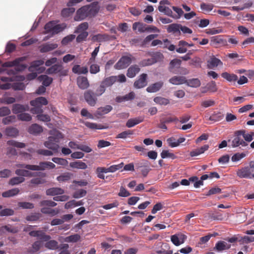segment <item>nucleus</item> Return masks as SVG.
Segmentation results:
<instances>
[{
    "instance_id": "obj_1",
    "label": "nucleus",
    "mask_w": 254,
    "mask_h": 254,
    "mask_svg": "<svg viewBox=\"0 0 254 254\" xmlns=\"http://www.w3.org/2000/svg\"><path fill=\"white\" fill-rule=\"evenodd\" d=\"M99 9L97 2L83 6L76 11L74 19L75 21H81L87 17L93 16L98 13Z\"/></svg>"
},
{
    "instance_id": "obj_2",
    "label": "nucleus",
    "mask_w": 254,
    "mask_h": 254,
    "mask_svg": "<svg viewBox=\"0 0 254 254\" xmlns=\"http://www.w3.org/2000/svg\"><path fill=\"white\" fill-rule=\"evenodd\" d=\"M30 104L33 107L30 110V112L33 114L38 115L43 113L42 106L47 105L48 102L45 97H40L30 101Z\"/></svg>"
},
{
    "instance_id": "obj_3",
    "label": "nucleus",
    "mask_w": 254,
    "mask_h": 254,
    "mask_svg": "<svg viewBox=\"0 0 254 254\" xmlns=\"http://www.w3.org/2000/svg\"><path fill=\"white\" fill-rule=\"evenodd\" d=\"M25 57H22L15 59L12 61H8L2 64L3 67H12L15 66V69L17 71H22L26 67L27 65L25 64H20V63L26 60Z\"/></svg>"
},
{
    "instance_id": "obj_4",
    "label": "nucleus",
    "mask_w": 254,
    "mask_h": 254,
    "mask_svg": "<svg viewBox=\"0 0 254 254\" xmlns=\"http://www.w3.org/2000/svg\"><path fill=\"white\" fill-rule=\"evenodd\" d=\"M135 59L131 55L128 54L127 56H124L115 64L114 67L116 69H122L127 68L132 62L135 61Z\"/></svg>"
},
{
    "instance_id": "obj_5",
    "label": "nucleus",
    "mask_w": 254,
    "mask_h": 254,
    "mask_svg": "<svg viewBox=\"0 0 254 254\" xmlns=\"http://www.w3.org/2000/svg\"><path fill=\"white\" fill-rule=\"evenodd\" d=\"M254 172V161H252L249 163V166L245 167L239 169L237 172V175L240 178H252V174Z\"/></svg>"
},
{
    "instance_id": "obj_6",
    "label": "nucleus",
    "mask_w": 254,
    "mask_h": 254,
    "mask_svg": "<svg viewBox=\"0 0 254 254\" xmlns=\"http://www.w3.org/2000/svg\"><path fill=\"white\" fill-rule=\"evenodd\" d=\"M243 133L244 132L242 130H237L234 132V138L231 142L232 147H245L248 145V143L244 140L242 136Z\"/></svg>"
},
{
    "instance_id": "obj_7",
    "label": "nucleus",
    "mask_w": 254,
    "mask_h": 254,
    "mask_svg": "<svg viewBox=\"0 0 254 254\" xmlns=\"http://www.w3.org/2000/svg\"><path fill=\"white\" fill-rule=\"evenodd\" d=\"M68 70L64 69L61 64H55L46 70L48 74H58L60 76H65L67 74Z\"/></svg>"
},
{
    "instance_id": "obj_8",
    "label": "nucleus",
    "mask_w": 254,
    "mask_h": 254,
    "mask_svg": "<svg viewBox=\"0 0 254 254\" xmlns=\"http://www.w3.org/2000/svg\"><path fill=\"white\" fill-rule=\"evenodd\" d=\"M16 166L32 171L44 170L47 168V162H41L39 165L18 164L16 165Z\"/></svg>"
},
{
    "instance_id": "obj_9",
    "label": "nucleus",
    "mask_w": 254,
    "mask_h": 254,
    "mask_svg": "<svg viewBox=\"0 0 254 254\" xmlns=\"http://www.w3.org/2000/svg\"><path fill=\"white\" fill-rule=\"evenodd\" d=\"M44 63L43 60H39L33 61L31 63L30 66L28 67V70L30 72L37 71L39 73L44 72L45 69L44 67H40Z\"/></svg>"
},
{
    "instance_id": "obj_10",
    "label": "nucleus",
    "mask_w": 254,
    "mask_h": 254,
    "mask_svg": "<svg viewBox=\"0 0 254 254\" xmlns=\"http://www.w3.org/2000/svg\"><path fill=\"white\" fill-rule=\"evenodd\" d=\"M96 96L95 93L91 90H87L84 94L85 101L91 106H94L96 104L97 101Z\"/></svg>"
},
{
    "instance_id": "obj_11",
    "label": "nucleus",
    "mask_w": 254,
    "mask_h": 254,
    "mask_svg": "<svg viewBox=\"0 0 254 254\" xmlns=\"http://www.w3.org/2000/svg\"><path fill=\"white\" fill-rule=\"evenodd\" d=\"M187 236L182 233H179L171 236V241L176 246L183 244L187 239Z\"/></svg>"
},
{
    "instance_id": "obj_12",
    "label": "nucleus",
    "mask_w": 254,
    "mask_h": 254,
    "mask_svg": "<svg viewBox=\"0 0 254 254\" xmlns=\"http://www.w3.org/2000/svg\"><path fill=\"white\" fill-rule=\"evenodd\" d=\"M29 235L31 237L39 238L41 241H48L51 238L50 235L46 234L42 230L31 231Z\"/></svg>"
},
{
    "instance_id": "obj_13",
    "label": "nucleus",
    "mask_w": 254,
    "mask_h": 254,
    "mask_svg": "<svg viewBox=\"0 0 254 254\" xmlns=\"http://www.w3.org/2000/svg\"><path fill=\"white\" fill-rule=\"evenodd\" d=\"M147 75L146 73L140 74L138 79L134 82V86L136 88H141L147 85Z\"/></svg>"
},
{
    "instance_id": "obj_14",
    "label": "nucleus",
    "mask_w": 254,
    "mask_h": 254,
    "mask_svg": "<svg viewBox=\"0 0 254 254\" xmlns=\"http://www.w3.org/2000/svg\"><path fill=\"white\" fill-rule=\"evenodd\" d=\"M29 110L28 105H22L20 104H14L12 105V111L14 114H19L25 111Z\"/></svg>"
},
{
    "instance_id": "obj_15",
    "label": "nucleus",
    "mask_w": 254,
    "mask_h": 254,
    "mask_svg": "<svg viewBox=\"0 0 254 254\" xmlns=\"http://www.w3.org/2000/svg\"><path fill=\"white\" fill-rule=\"evenodd\" d=\"M50 134L52 135L48 137L50 141L59 144L60 139L63 138L62 133L59 130H53L50 131Z\"/></svg>"
},
{
    "instance_id": "obj_16",
    "label": "nucleus",
    "mask_w": 254,
    "mask_h": 254,
    "mask_svg": "<svg viewBox=\"0 0 254 254\" xmlns=\"http://www.w3.org/2000/svg\"><path fill=\"white\" fill-rule=\"evenodd\" d=\"M168 2V1L167 0H161L160 2V5H159L158 6V10L159 11H160L161 12H163L165 14L172 17L173 12H172V10L169 7H167V6H166L164 5H162L163 4L167 3Z\"/></svg>"
},
{
    "instance_id": "obj_17",
    "label": "nucleus",
    "mask_w": 254,
    "mask_h": 254,
    "mask_svg": "<svg viewBox=\"0 0 254 254\" xmlns=\"http://www.w3.org/2000/svg\"><path fill=\"white\" fill-rule=\"evenodd\" d=\"M140 68L137 64L130 66L127 69V76L129 78H133L140 71Z\"/></svg>"
},
{
    "instance_id": "obj_18",
    "label": "nucleus",
    "mask_w": 254,
    "mask_h": 254,
    "mask_svg": "<svg viewBox=\"0 0 254 254\" xmlns=\"http://www.w3.org/2000/svg\"><path fill=\"white\" fill-rule=\"evenodd\" d=\"M164 83L162 81H158L150 85L147 88L146 91L149 93H154L158 91L163 86Z\"/></svg>"
},
{
    "instance_id": "obj_19",
    "label": "nucleus",
    "mask_w": 254,
    "mask_h": 254,
    "mask_svg": "<svg viewBox=\"0 0 254 254\" xmlns=\"http://www.w3.org/2000/svg\"><path fill=\"white\" fill-rule=\"evenodd\" d=\"M169 82L174 85L186 84L187 79L183 76H174L169 79Z\"/></svg>"
},
{
    "instance_id": "obj_20",
    "label": "nucleus",
    "mask_w": 254,
    "mask_h": 254,
    "mask_svg": "<svg viewBox=\"0 0 254 254\" xmlns=\"http://www.w3.org/2000/svg\"><path fill=\"white\" fill-rule=\"evenodd\" d=\"M223 63L220 60L212 56L210 59L207 61V66L209 68H213L219 65H222Z\"/></svg>"
},
{
    "instance_id": "obj_21",
    "label": "nucleus",
    "mask_w": 254,
    "mask_h": 254,
    "mask_svg": "<svg viewBox=\"0 0 254 254\" xmlns=\"http://www.w3.org/2000/svg\"><path fill=\"white\" fill-rule=\"evenodd\" d=\"M231 247V245L222 241H218L215 245L214 250L220 252L226 250H228Z\"/></svg>"
},
{
    "instance_id": "obj_22",
    "label": "nucleus",
    "mask_w": 254,
    "mask_h": 254,
    "mask_svg": "<svg viewBox=\"0 0 254 254\" xmlns=\"http://www.w3.org/2000/svg\"><path fill=\"white\" fill-rule=\"evenodd\" d=\"M78 87L81 89H87L89 86V83L86 77H79L77 80Z\"/></svg>"
},
{
    "instance_id": "obj_23",
    "label": "nucleus",
    "mask_w": 254,
    "mask_h": 254,
    "mask_svg": "<svg viewBox=\"0 0 254 254\" xmlns=\"http://www.w3.org/2000/svg\"><path fill=\"white\" fill-rule=\"evenodd\" d=\"M117 81V76H111L104 78L101 83L106 87L111 86Z\"/></svg>"
},
{
    "instance_id": "obj_24",
    "label": "nucleus",
    "mask_w": 254,
    "mask_h": 254,
    "mask_svg": "<svg viewBox=\"0 0 254 254\" xmlns=\"http://www.w3.org/2000/svg\"><path fill=\"white\" fill-rule=\"evenodd\" d=\"M28 131L30 134L36 135L43 131V128L38 124H34L29 127Z\"/></svg>"
},
{
    "instance_id": "obj_25",
    "label": "nucleus",
    "mask_w": 254,
    "mask_h": 254,
    "mask_svg": "<svg viewBox=\"0 0 254 254\" xmlns=\"http://www.w3.org/2000/svg\"><path fill=\"white\" fill-rule=\"evenodd\" d=\"M5 134L8 136L15 137L18 135L19 130L16 127H9L5 128Z\"/></svg>"
},
{
    "instance_id": "obj_26",
    "label": "nucleus",
    "mask_w": 254,
    "mask_h": 254,
    "mask_svg": "<svg viewBox=\"0 0 254 254\" xmlns=\"http://www.w3.org/2000/svg\"><path fill=\"white\" fill-rule=\"evenodd\" d=\"M58 46V44L56 43H46L41 46L40 52L41 53L48 52L56 49Z\"/></svg>"
},
{
    "instance_id": "obj_27",
    "label": "nucleus",
    "mask_w": 254,
    "mask_h": 254,
    "mask_svg": "<svg viewBox=\"0 0 254 254\" xmlns=\"http://www.w3.org/2000/svg\"><path fill=\"white\" fill-rule=\"evenodd\" d=\"M143 118L142 117H138L129 119L126 123V126L128 127H132L142 122Z\"/></svg>"
},
{
    "instance_id": "obj_28",
    "label": "nucleus",
    "mask_w": 254,
    "mask_h": 254,
    "mask_svg": "<svg viewBox=\"0 0 254 254\" xmlns=\"http://www.w3.org/2000/svg\"><path fill=\"white\" fill-rule=\"evenodd\" d=\"M44 145L48 148L52 150L55 152H58L60 146L59 144L55 143L52 141H50L49 139L44 143Z\"/></svg>"
},
{
    "instance_id": "obj_29",
    "label": "nucleus",
    "mask_w": 254,
    "mask_h": 254,
    "mask_svg": "<svg viewBox=\"0 0 254 254\" xmlns=\"http://www.w3.org/2000/svg\"><path fill=\"white\" fill-rule=\"evenodd\" d=\"M42 246V242L40 241H35L32 245V248H29L27 251L28 254H33L38 252Z\"/></svg>"
},
{
    "instance_id": "obj_30",
    "label": "nucleus",
    "mask_w": 254,
    "mask_h": 254,
    "mask_svg": "<svg viewBox=\"0 0 254 254\" xmlns=\"http://www.w3.org/2000/svg\"><path fill=\"white\" fill-rule=\"evenodd\" d=\"M64 193V190L60 188H52L46 190V194L47 195L55 196L58 194H62Z\"/></svg>"
},
{
    "instance_id": "obj_31",
    "label": "nucleus",
    "mask_w": 254,
    "mask_h": 254,
    "mask_svg": "<svg viewBox=\"0 0 254 254\" xmlns=\"http://www.w3.org/2000/svg\"><path fill=\"white\" fill-rule=\"evenodd\" d=\"M73 73L80 74H86L88 72V68L85 66H80L79 65H75L72 68Z\"/></svg>"
},
{
    "instance_id": "obj_32",
    "label": "nucleus",
    "mask_w": 254,
    "mask_h": 254,
    "mask_svg": "<svg viewBox=\"0 0 254 254\" xmlns=\"http://www.w3.org/2000/svg\"><path fill=\"white\" fill-rule=\"evenodd\" d=\"M223 78L229 82H236L238 80V76L234 73H229L227 72H223L221 74Z\"/></svg>"
},
{
    "instance_id": "obj_33",
    "label": "nucleus",
    "mask_w": 254,
    "mask_h": 254,
    "mask_svg": "<svg viewBox=\"0 0 254 254\" xmlns=\"http://www.w3.org/2000/svg\"><path fill=\"white\" fill-rule=\"evenodd\" d=\"M113 109L111 105H106L104 107L99 108L96 112V114L99 116H102L108 114Z\"/></svg>"
},
{
    "instance_id": "obj_34",
    "label": "nucleus",
    "mask_w": 254,
    "mask_h": 254,
    "mask_svg": "<svg viewBox=\"0 0 254 254\" xmlns=\"http://www.w3.org/2000/svg\"><path fill=\"white\" fill-rule=\"evenodd\" d=\"M46 243L45 244V247L49 250H56L59 249L58 245V242L56 240H48L46 241Z\"/></svg>"
},
{
    "instance_id": "obj_35",
    "label": "nucleus",
    "mask_w": 254,
    "mask_h": 254,
    "mask_svg": "<svg viewBox=\"0 0 254 254\" xmlns=\"http://www.w3.org/2000/svg\"><path fill=\"white\" fill-rule=\"evenodd\" d=\"M132 29L134 30H137L140 32H144L149 30V28H147L146 24L139 22L134 23L132 25Z\"/></svg>"
},
{
    "instance_id": "obj_36",
    "label": "nucleus",
    "mask_w": 254,
    "mask_h": 254,
    "mask_svg": "<svg viewBox=\"0 0 254 254\" xmlns=\"http://www.w3.org/2000/svg\"><path fill=\"white\" fill-rule=\"evenodd\" d=\"M40 81H42V84L45 86H49L53 81V78L47 75H41L38 78Z\"/></svg>"
},
{
    "instance_id": "obj_37",
    "label": "nucleus",
    "mask_w": 254,
    "mask_h": 254,
    "mask_svg": "<svg viewBox=\"0 0 254 254\" xmlns=\"http://www.w3.org/2000/svg\"><path fill=\"white\" fill-rule=\"evenodd\" d=\"M69 166L72 168L78 169H86L87 168V165L84 162L80 161L71 162Z\"/></svg>"
},
{
    "instance_id": "obj_38",
    "label": "nucleus",
    "mask_w": 254,
    "mask_h": 254,
    "mask_svg": "<svg viewBox=\"0 0 254 254\" xmlns=\"http://www.w3.org/2000/svg\"><path fill=\"white\" fill-rule=\"evenodd\" d=\"M41 212L43 214H50L52 216H54L59 214L60 211L58 209H51L44 207L41 209Z\"/></svg>"
},
{
    "instance_id": "obj_39",
    "label": "nucleus",
    "mask_w": 254,
    "mask_h": 254,
    "mask_svg": "<svg viewBox=\"0 0 254 254\" xmlns=\"http://www.w3.org/2000/svg\"><path fill=\"white\" fill-rule=\"evenodd\" d=\"M15 174L20 177H33L35 176V173H32L28 170L24 169H17L15 171Z\"/></svg>"
},
{
    "instance_id": "obj_40",
    "label": "nucleus",
    "mask_w": 254,
    "mask_h": 254,
    "mask_svg": "<svg viewBox=\"0 0 254 254\" xmlns=\"http://www.w3.org/2000/svg\"><path fill=\"white\" fill-rule=\"evenodd\" d=\"M182 61L178 59L172 60L170 63L169 70L170 72H174V68H179L180 66Z\"/></svg>"
},
{
    "instance_id": "obj_41",
    "label": "nucleus",
    "mask_w": 254,
    "mask_h": 254,
    "mask_svg": "<svg viewBox=\"0 0 254 254\" xmlns=\"http://www.w3.org/2000/svg\"><path fill=\"white\" fill-rule=\"evenodd\" d=\"M73 176V174L70 172H65L63 173L57 178V180L59 182H67L69 181Z\"/></svg>"
},
{
    "instance_id": "obj_42",
    "label": "nucleus",
    "mask_w": 254,
    "mask_h": 254,
    "mask_svg": "<svg viewBox=\"0 0 254 254\" xmlns=\"http://www.w3.org/2000/svg\"><path fill=\"white\" fill-rule=\"evenodd\" d=\"M224 117V115L220 112H214L209 117V120L214 122H218L221 121Z\"/></svg>"
},
{
    "instance_id": "obj_43",
    "label": "nucleus",
    "mask_w": 254,
    "mask_h": 254,
    "mask_svg": "<svg viewBox=\"0 0 254 254\" xmlns=\"http://www.w3.org/2000/svg\"><path fill=\"white\" fill-rule=\"evenodd\" d=\"M186 84L189 86L196 88L200 86L201 82L198 78H192L189 80L187 79Z\"/></svg>"
},
{
    "instance_id": "obj_44",
    "label": "nucleus",
    "mask_w": 254,
    "mask_h": 254,
    "mask_svg": "<svg viewBox=\"0 0 254 254\" xmlns=\"http://www.w3.org/2000/svg\"><path fill=\"white\" fill-rule=\"evenodd\" d=\"M75 9L73 7H68V8H64L61 11V15L63 17H68L72 14Z\"/></svg>"
},
{
    "instance_id": "obj_45",
    "label": "nucleus",
    "mask_w": 254,
    "mask_h": 254,
    "mask_svg": "<svg viewBox=\"0 0 254 254\" xmlns=\"http://www.w3.org/2000/svg\"><path fill=\"white\" fill-rule=\"evenodd\" d=\"M19 192V189L15 188L2 192V196L3 197H11L17 194Z\"/></svg>"
},
{
    "instance_id": "obj_46",
    "label": "nucleus",
    "mask_w": 254,
    "mask_h": 254,
    "mask_svg": "<svg viewBox=\"0 0 254 254\" xmlns=\"http://www.w3.org/2000/svg\"><path fill=\"white\" fill-rule=\"evenodd\" d=\"M80 236L76 234L66 237L64 238V241L67 243H75L80 239Z\"/></svg>"
},
{
    "instance_id": "obj_47",
    "label": "nucleus",
    "mask_w": 254,
    "mask_h": 254,
    "mask_svg": "<svg viewBox=\"0 0 254 254\" xmlns=\"http://www.w3.org/2000/svg\"><path fill=\"white\" fill-rule=\"evenodd\" d=\"M153 100L156 104L160 105H167L170 102L169 99L160 96L155 97Z\"/></svg>"
},
{
    "instance_id": "obj_48",
    "label": "nucleus",
    "mask_w": 254,
    "mask_h": 254,
    "mask_svg": "<svg viewBox=\"0 0 254 254\" xmlns=\"http://www.w3.org/2000/svg\"><path fill=\"white\" fill-rule=\"evenodd\" d=\"M25 179L20 176L15 177L11 178L9 182V184L12 186L18 185L24 182Z\"/></svg>"
},
{
    "instance_id": "obj_49",
    "label": "nucleus",
    "mask_w": 254,
    "mask_h": 254,
    "mask_svg": "<svg viewBox=\"0 0 254 254\" xmlns=\"http://www.w3.org/2000/svg\"><path fill=\"white\" fill-rule=\"evenodd\" d=\"M124 166V163L122 162L118 165H113L110 166L109 168H106V173L111 172L114 173L116 171L121 169Z\"/></svg>"
},
{
    "instance_id": "obj_50",
    "label": "nucleus",
    "mask_w": 254,
    "mask_h": 254,
    "mask_svg": "<svg viewBox=\"0 0 254 254\" xmlns=\"http://www.w3.org/2000/svg\"><path fill=\"white\" fill-rule=\"evenodd\" d=\"M88 28V23L86 22H83L79 24L76 28L75 33L86 32V30Z\"/></svg>"
},
{
    "instance_id": "obj_51",
    "label": "nucleus",
    "mask_w": 254,
    "mask_h": 254,
    "mask_svg": "<svg viewBox=\"0 0 254 254\" xmlns=\"http://www.w3.org/2000/svg\"><path fill=\"white\" fill-rule=\"evenodd\" d=\"M181 25L178 24H171L168 26L167 28V31L170 32H179L180 33V28Z\"/></svg>"
},
{
    "instance_id": "obj_52",
    "label": "nucleus",
    "mask_w": 254,
    "mask_h": 254,
    "mask_svg": "<svg viewBox=\"0 0 254 254\" xmlns=\"http://www.w3.org/2000/svg\"><path fill=\"white\" fill-rule=\"evenodd\" d=\"M17 118L20 121L26 122L30 121L32 120V117L29 114L24 112L17 115Z\"/></svg>"
},
{
    "instance_id": "obj_53",
    "label": "nucleus",
    "mask_w": 254,
    "mask_h": 254,
    "mask_svg": "<svg viewBox=\"0 0 254 254\" xmlns=\"http://www.w3.org/2000/svg\"><path fill=\"white\" fill-rule=\"evenodd\" d=\"M8 145L12 146L17 148H22L26 146L25 143L22 142H18L14 140H8L7 142Z\"/></svg>"
},
{
    "instance_id": "obj_54",
    "label": "nucleus",
    "mask_w": 254,
    "mask_h": 254,
    "mask_svg": "<svg viewBox=\"0 0 254 254\" xmlns=\"http://www.w3.org/2000/svg\"><path fill=\"white\" fill-rule=\"evenodd\" d=\"M104 173H107L105 167H98L96 170V174L97 177L100 179L104 180L105 176Z\"/></svg>"
},
{
    "instance_id": "obj_55",
    "label": "nucleus",
    "mask_w": 254,
    "mask_h": 254,
    "mask_svg": "<svg viewBox=\"0 0 254 254\" xmlns=\"http://www.w3.org/2000/svg\"><path fill=\"white\" fill-rule=\"evenodd\" d=\"M41 217V214L39 213H33L27 215L26 217V220L28 221H36Z\"/></svg>"
},
{
    "instance_id": "obj_56",
    "label": "nucleus",
    "mask_w": 254,
    "mask_h": 254,
    "mask_svg": "<svg viewBox=\"0 0 254 254\" xmlns=\"http://www.w3.org/2000/svg\"><path fill=\"white\" fill-rule=\"evenodd\" d=\"M133 134V131L132 130H127L119 133L116 137V138L126 139L128 137L129 135Z\"/></svg>"
},
{
    "instance_id": "obj_57",
    "label": "nucleus",
    "mask_w": 254,
    "mask_h": 254,
    "mask_svg": "<svg viewBox=\"0 0 254 254\" xmlns=\"http://www.w3.org/2000/svg\"><path fill=\"white\" fill-rule=\"evenodd\" d=\"M239 242L242 244H249L254 242V237L244 236L243 237H240Z\"/></svg>"
},
{
    "instance_id": "obj_58",
    "label": "nucleus",
    "mask_w": 254,
    "mask_h": 254,
    "mask_svg": "<svg viewBox=\"0 0 254 254\" xmlns=\"http://www.w3.org/2000/svg\"><path fill=\"white\" fill-rule=\"evenodd\" d=\"M16 120V117L14 115L8 116L3 118L2 120V123L5 125L13 123Z\"/></svg>"
},
{
    "instance_id": "obj_59",
    "label": "nucleus",
    "mask_w": 254,
    "mask_h": 254,
    "mask_svg": "<svg viewBox=\"0 0 254 254\" xmlns=\"http://www.w3.org/2000/svg\"><path fill=\"white\" fill-rule=\"evenodd\" d=\"M83 124L86 127L90 129H102L103 128L101 125H98L96 123L84 122Z\"/></svg>"
},
{
    "instance_id": "obj_60",
    "label": "nucleus",
    "mask_w": 254,
    "mask_h": 254,
    "mask_svg": "<svg viewBox=\"0 0 254 254\" xmlns=\"http://www.w3.org/2000/svg\"><path fill=\"white\" fill-rule=\"evenodd\" d=\"M14 211L10 208H5L0 211V216H9L14 214Z\"/></svg>"
},
{
    "instance_id": "obj_61",
    "label": "nucleus",
    "mask_w": 254,
    "mask_h": 254,
    "mask_svg": "<svg viewBox=\"0 0 254 254\" xmlns=\"http://www.w3.org/2000/svg\"><path fill=\"white\" fill-rule=\"evenodd\" d=\"M200 6L201 10L206 12H209L213 9L214 5L212 3H205L204 2H202L200 4Z\"/></svg>"
},
{
    "instance_id": "obj_62",
    "label": "nucleus",
    "mask_w": 254,
    "mask_h": 254,
    "mask_svg": "<svg viewBox=\"0 0 254 254\" xmlns=\"http://www.w3.org/2000/svg\"><path fill=\"white\" fill-rule=\"evenodd\" d=\"M57 205V204L56 202L49 200H42L40 202V205L41 206H48L53 207L56 206Z\"/></svg>"
},
{
    "instance_id": "obj_63",
    "label": "nucleus",
    "mask_w": 254,
    "mask_h": 254,
    "mask_svg": "<svg viewBox=\"0 0 254 254\" xmlns=\"http://www.w3.org/2000/svg\"><path fill=\"white\" fill-rule=\"evenodd\" d=\"M75 38V35L73 34H70L69 35L66 36V37H64L61 43L63 45H67L70 42H71L73 40H74Z\"/></svg>"
},
{
    "instance_id": "obj_64",
    "label": "nucleus",
    "mask_w": 254,
    "mask_h": 254,
    "mask_svg": "<svg viewBox=\"0 0 254 254\" xmlns=\"http://www.w3.org/2000/svg\"><path fill=\"white\" fill-rule=\"evenodd\" d=\"M52 160L55 163L63 166H66L68 164V161L64 158L54 157L52 158Z\"/></svg>"
}]
</instances>
